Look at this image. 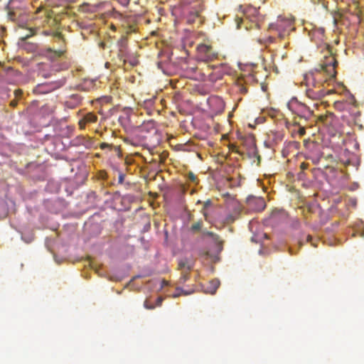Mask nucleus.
I'll return each instance as SVG.
<instances>
[{
    "instance_id": "1",
    "label": "nucleus",
    "mask_w": 364,
    "mask_h": 364,
    "mask_svg": "<svg viewBox=\"0 0 364 364\" xmlns=\"http://www.w3.org/2000/svg\"><path fill=\"white\" fill-rule=\"evenodd\" d=\"M322 74L320 71L315 73H309L304 76V80L306 86V95L313 100H318L324 97L327 92L323 88Z\"/></svg>"
},
{
    "instance_id": "2",
    "label": "nucleus",
    "mask_w": 364,
    "mask_h": 364,
    "mask_svg": "<svg viewBox=\"0 0 364 364\" xmlns=\"http://www.w3.org/2000/svg\"><path fill=\"white\" fill-rule=\"evenodd\" d=\"M269 29L274 31L280 39H284L294 30V20L290 18H279L275 23L269 25Z\"/></svg>"
},
{
    "instance_id": "3",
    "label": "nucleus",
    "mask_w": 364,
    "mask_h": 364,
    "mask_svg": "<svg viewBox=\"0 0 364 364\" xmlns=\"http://www.w3.org/2000/svg\"><path fill=\"white\" fill-rule=\"evenodd\" d=\"M218 53L212 46L206 43H200L196 47V57L198 60L210 62L217 59Z\"/></svg>"
},
{
    "instance_id": "4",
    "label": "nucleus",
    "mask_w": 364,
    "mask_h": 364,
    "mask_svg": "<svg viewBox=\"0 0 364 364\" xmlns=\"http://www.w3.org/2000/svg\"><path fill=\"white\" fill-rule=\"evenodd\" d=\"M287 105L292 112L301 118L307 119L313 114V112L309 109V107L296 99H292Z\"/></svg>"
},
{
    "instance_id": "5",
    "label": "nucleus",
    "mask_w": 364,
    "mask_h": 364,
    "mask_svg": "<svg viewBox=\"0 0 364 364\" xmlns=\"http://www.w3.org/2000/svg\"><path fill=\"white\" fill-rule=\"evenodd\" d=\"M208 103L213 114H220L225 109V102L218 96H211L208 100Z\"/></svg>"
},
{
    "instance_id": "6",
    "label": "nucleus",
    "mask_w": 364,
    "mask_h": 364,
    "mask_svg": "<svg viewBox=\"0 0 364 364\" xmlns=\"http://www.w3.org/2000/svg\"><path fill=\"white\" fill-rule=\"evenodd\" d=\"M246 202L248 208L252 211L260 212L266 207L264 199L262 197L250 196Z\"/></svg>"
},
{
    "instance_id": "7",
    "label": "nucleus",
    "mask_w": 364,
    "mask_h": 364,
    "mask_svg": "<svg viewBox=\"0 0 364 364\" xmlns=\"http://www.w3.org/2000/svg\"><path fill=\"white\" fill-rule=\"evenodd\" d=\"M338 63L333 56L328 58L326 62L321 65L322 70L326 73L330 78L336 77V67Z\"/></svg>"
},
{
    "instance_id": "8",
    "label": "nucleus",
    "mask_w": 364,
    "mask_h": 364,
    "mask_svg": "<svg viewBox=\"0 0 364 364\" xmlns=\"http://www.w3.org/2000/svg\"><path fill=\"white\" fill-rule=\"evenodd\" d=\"M28 32L29 33L28 34L20 38V41L18 44L20 45L21 47L28 50V52H33L36 49V45L34 43H28L26 41L28 38L34 35V32L31 29H30Z\"/></svg>"
},
{
    "instance_id": "9",
    "label": "nucleus",
    "mask_w": 364,
    "mask_h": 364,
    "mask_svg": "<svg viewBox=\"0 0 364 364\" xmlns=\"http://www.w3.org/2000/svg\"><path fill=\"white\" fill-rule=\"evenodd\" d=\"M127 43L128 39L126 36H122L117 41V46L119 48L118 55L121 59H123L124 61L126 60L128 54Z\"/></svg>"
},
{
    "instance_id": "10",
    "label": "nucleus",
    "mask_w": 364,
    "mask_h": 364,
    "mask_svg": "<svg viewBox=\"0 0 364 364\" xmlns=\"http://www.w3.org/2000/svg\"><path fill=\"white\" fill-rule=\"evenodd\" d=\"M63 50H53L50 48H46L43 50V54L50 60H55L64 54Z\"/></svg>"
},
{
    "instance_id": "11",
    "label": "nucleus",
    "mask_w": 364,
    "mask_h": 364,
    "mask_svg": "<svg viewBox=\"0 0 364 364\" xmlns=\"http://www.w3.org/2000/svg\"><path fill=\"white\" fill-rule=\"evenodd\" d=\"M193 262L191 259H190L187 257H184V258H181L178 260V268L181 272H183V271L190 272L193 269Z\"/></svg>"
},
{
    "instance_id": "12",
    "label": "nucleus",
    "mask_w": 364,
    "mask_h": 364,
    "mask_svg": "<svg viewBox=\"0 0 364 364\" xmlns=\"http://www.w3.org/2000/svg\"><path fill=\"white\" fill-rule=\"evenodd\" d=\"M97 117L92 112L87 113L82 119L79 121V126L80 129H84L86 124L95 122Z\"/></svg>"
},
{
    "instance_id": "13",
    "label": "nucleus",
    "mask_w": 364,
    "mask_h": 364,
    "mask_svg": "<svg viewBox=\"0 0 364 364\" xmlns=\"http://www.w3.org/2000/svg\"><path fill=\"white\" fill-rule=\"evenodd\" d=\"M220 286V281L217 279H213L210 281L209 285L208 287L207 291L211 294H213L216 292V290Z\"/></svg>"
},
{
    "instance_id": "14",
    "label": "nucleus",
    "mask_w": 364,
    "mask_h": 364,
    "mask_svg": "<svg viewBox=\"0 0 364 364\" xmlns=\"http://www.w3.org/2000/svg\"><path fill=\"white\" fill-rule=\"evenodd\" d=\"M276 39L273 36H268L265 38H259L257 39V42L262 46H264L267 48L270 44L274 43Z\"/></svg>"
},
{
    "instance_id": "15",
    "label": "nucleus",
    "mask_w": 364,
    "mask_h": 364,
    "mask_svg": "<svg viewBox=\"0 0 364 364\" xmlns=\"http://www.w3.org/2000/svg\"><path fill=\"white\" fill-rule=\"evenodd\" d=\"M333 117V114L330 113L326 115H321L319 117V120L322 122H323L325 124L328 125L331 123V120Z\"/></svg>"
},
{
    "instance_id": "16",
    "label": "nucleus",
    "mask_w": 364,
    "mask_h": 364,
    "mask_svg": "<svg viewBox=\"0 0 364 364\" xmlns=\"http://www.w3.org/2000/svg\"><path fill=\"white\" fill-rule=\"evenodd\" d=\"M36 89L38 92L41 93H47L52 91L54 89V87H51L50 85H38Z\"/></svg>"
},
{
    "instance_id": "17",
    "label": "nucleus",
    "mask_w": 364,
    "mask_h": 364,
    "mask_svg": "<svg viewBox=\"0 0 364 364\" xmlns=\"http://www.w3.org/2000/svg\"><path fill=\"white\" fill-rule=\"evenodd\" d=\"M312 37H318V38L320 41H323V36H324V29L323 28H318L312 32Z\"/></svg>"
},
{
    "instance_id": "18",
    "label": "nucleus",
    "mask_w": 364,
    "mask_h": 364,
    "mask_svg": "<svg viewBox=\"0 0 364 364\" xmlns=\"http://www.w3.org/2000/svg\"><path fill=\"white\" fill-rule=\"evenodd\" d=\"M189 278V272L183 271L181 272V276L179 279L181 284L185 283Z\"/></svg>"
},
{
    "instance_id": "19",
    "label": "nucleus",
    "mask_w": 364,
    "mask_h": 364,
    "mask_svg": "<svg viewBox=\"0 0 364 364\" xmlns=\"http://www.w3.org/2000/svg\"><path fill=\"white\" fill-rule=\"evenodd\" d=\"M201 227H202V222L201 221H198V222L193 224L191 225V229L193 232H197V231L200 230Z\"/></svg>"
},
{
    "instance_id": "20",
    "label": "nucleus",
    "mask_w": 364,
    "mask_h": 364,
    "mask_svg": "<svg viewBox=\"0 0 364 364\" xmlns=\"http://www.w3.org/2000/svg\"><path fill=\"white\" fill-rule=\"evenodd\" d=\"M188 294L189 293L185 291L184 290H183L181 288H176V292L173 295V297L176 298V297L181 296V294L188 295Z\"/></svg>"
},
{
    "instance_id": "21",
    "label": "nucleus",
    "mask_w": 364,
    "mask_h": 364,
    "mask_svg": "<svg viewBox=\"0 0 364 364\" xmlns=\"http://www.w3.org/2000/svg\"><path fill=\"white\" fill-rule=\"evenodd\" d=\"M144 306L146 309L152 310L155 308V305L151 304L148 299H146L144 302Z\"/></svg>"
},
{
    "instance_id": "22",
    "label": "nucleus",
    "mask_w": 364,
    "mask_h": 364,
    "mask_svg": "<svg viewBox=\"0 0 364 364\" xmlns=\"http://www.w3.org/2000/svg\"><path fill=\"white\" fill-rule=\"evenodd\" d=\"M207 75L208 76V77L210 80H216L219 78H221V77H222L221 73H218V74H217L216 76H215V75L213 73H210L208 74Z\"/></svg>"
},
{
    "instance_id": "23",
    "label": "nucleus",
    "mask_w": 364,
    "mask_h": 364,
    "mask_svg": "<svg viewBox=\"0 0 364 364\" xmlns=\"http://www.w3.org/2000/svg\"><path fill=\"white\" fill-rule=\"evenodd\" d=\"M188 178L191 182H193V183H196V180H197L196 175L192 172H189L188 173Z\"/></svg>"
},
{
    "instance_id": "24",
    "label": "nucleus",
    "mask_w": 364,
    "mask_h": 364,
    "mask_svg": "<svg viewBox=\"0 0 364 364\" xmlns=\"http://www.w3.org/2000/svg\"><path fill=\"white\" fill-rule=\"evenodd\" d=\"M124 177H125V175L123 173L120 172L119 173L118 183L120 184L123 183L124 181Z\"/></svg>"
},
{
    "instance_id": "25",
    "label": "nucleus",
    "mask_w": 364,
    "mask_h": 364,
    "mask_svg": "<svg viewBox=\"0 0 364 364\" xmlns=\"http://www.w3.org/2000/svg\"><path fill=\"white\" fill-rule=\"evenodd\" d=\"M117 2H119L121 5L123 6H127L129 4L130 0H116Z\"/></svg>"
},
{
    "instance_id": "26",
    "label": "nucleus",
    "mask_w": 364,
    "mask_h": 364,
    "mask_svg": "<svg viewBox=\"0 0 364 364\" xmlns=\"http://www.w3.org/2000/svg\"><path fill=\"white\" fill-rule=\"evenodd\" d=\"M164 301V299L162 296H159L157 299H156V305L155 306H160L162 304Z\"/></svg>"
},
{
    "instance_id": "27",
    "label": "nucleus",
    "mask_w": 364,
    "mask_h": 364,
    "mask_svg": "<svg viewBox=\"0 0 364 364\" xmlns=\"http://www.w3.org/2000/svg\"><path fill=\"white\" fill-rule=\"evenodd\" d=\"M205 234L210 237H212L215 240H218V235L214 234L213 232H207Z\"/></svg>"
},
{
    "instance_id": "28",
    "label": "nucleus",
    "mask_w": 364,
    "mask_h": 364,
    "mask_svg": "<svg viewBox=\"0 0 364 364\" xmlns=\"http://www.w3.org/2000/svg\"><path fill=\"white\" fill-rule=\"evenodd\" d=\"M143 126H144V127H145V126H148V127H151V128H154V122H151V121H150V122H147V123H146V124H143Z\"/></svg>"
},
{
    "instance_id": "29",
    "label": "nucleus",
    "mask_w": 364,
    "mask_h": 364,
    "mask_svg": "<svg viewBox=\"0 0 364 364\" xmlns=\"http://www.w3.org/2000/svg\"><path fill=\"white\" fill-rule=\"evenodd\" d=\"M299 133L300 135H304L305 133H306L305 129L304 127H301L299 129Z\"/></svg>"
},
{
    "instance_id": "30",
    "label": "nucleus",
    "mask_w": 364,
    "mask_h": 364,
    "mask_svg": "<svg viewBox=\"0 0 364 364\" xmlns=\"http://www.w3.org/2000/svg\"><path fill=\"white\" fill-rule=\"evenodd\" d=\"M168 282H167V281H166V280L163 279V280L161 281V288H163V287H165V286H167V285H168Z\"/></svg>"
},
{
    "instance_id": "31",
    "label": "nucleus",
    "mask_w": 364,
    "mask_h": 364,
    "mask_svg": "<svg viewBox=\"0 0 364 364\" xmlns=\"http://www.w3.org/2000/svg\"><path fill=\"white\" fill-rule=\"evenodd\" d=\"M71 99L77 101V103H79V97L77 95H73Z\"/></svg>"
},
{
    "instance_id": "32",
    "label": "nucleus",
    "mask_w": 364,
    "mask_h": 364,
    "mask_svg": "<svg viewBox=\"0 0 364 364\" xmlns=\"http://www.w3.org/2000/svg\"><path fill=\"white\" fill-rule=\"evenodd\" d=\"M222 65L220 64V66L219 65H212L211 66V69L213 70H218L220 68V67Z\"/></svg>"
},
{
    "instance_id": "33",
    "label": "nucleus",
    "mask_w": 364,
    "mask_h": 364,
    "mask_svg": "<svg viewBox=\"0 0 364 364\" xmlns=\"http://www.w3.org/2000/svg\"><path fill=\"white\" fill-rule=\"evenodd\" d=\"M70 104H71V102H70V101H68V102H66V105H67V106H68V107L73 108V107H75V105H71Z\"/></svg>"
},
{
    "instance_id": "34",
    "label": "nucleus",
    "mask_w": 364,
    "mask_h": 364,
    "mask_svg": "<svg viewBox=\"0 0 364 364\" xmlns=\"http://www.w3.org/2000/svg\"><path fill=\"white\" fill-rule=\"evenodd\" d=\"M240 91L242 93H246L247 92V89L245 87H242Z\"/></svg>"
},
{
    "instance_id": "35",
    "label": "nucleus",
    "mask_w": 364,
    "mask_h": 364,
    "mask_svg": "<svg viewBox=\"0 0 364 364\" xmlns=\"http://www.w3.org/2000/svg\"><path fill=\"white\" fill-rule=\"evenodd\" d=\"M106 146H108V144H107L102 143V144H101V148H102V149H104V148H105V147H106Z\"/></svg>"
},
{
    "instance_id": "36",
    "label": "nucleus",
    "mask_w": 364,
    "mask_h": 364,
    "mask_svg": "<svg viewBox=\"0 0 364 364\" xmlns=\"http://www.w3.org/2000/svg\"><path fill=\"white\" fill-rule=\"evenodd\" d=\"M18 93H20V94H21V90H16V91H15V94H16V95H18Z\"/></svg>"
},
{
    "instance_id": "37",
    "label": "nucleus",
    "mask_w": 364,
    "mask_h": 364,
    "mask_svg": "<svg viewBox=\"0 0 364 364\" xmlns=\"http://www.w3.org/2000/svg\"><path fill=\"white\" fill-rule=\"evenodd\" d=\"M250 139L251 142L254 144V138L252 136H250Z\"/></svg>"
},
{
    "instance_id": "38",
    "label": "nucleus",
    "mask_w": 364,
    "mask_h": 364,
    "mask_svg": "<svg viewBox=\"0 0 364 364\" xmlns=\"http://www.w3.org/2000/svg\"><path fill=\"white\" fill-rule=\"evenodd\" d=\"M87 6V4H83L81 5L82 9L84 10L83 7Z\"/></svg>"
},
{
    "instance_id": "39",
    "label": "nucleus",
    "mask_w": 364,
    "mask_h": 364,
    "mask_svg": "<svg viewBox=\"0 0 364 364\" xmlns=\"http://www.w3.org/2000/svg\"><path fill=\"white\" fill-rule=\"evenodd\" d=\"M16 105V102H11V105H12V106H14V105Z\"/></svg>"
},
{
    "instance_id": "40",
    "label": "nucleus",
    "mask_w": 364,
    "mask_h": 364,
    "mask_svg": "<svg viewBox=\"0 0 364 364\" xmlns=\"http://www.w3.org/2000/svg\"><path fill=\"white\" fill-rule=\"evenodd\" d=\"M307 240H311V237L310 235H308V236H307Z\"/></svg>"
},
{
    "instance_id": "41",
    "label": "nucleus",
    "mask_w": 364,
    "mask_h": 364,
    "mask_svg": "<svg viewBox=\"0 0 364 364\" xmlns=\"http://www.w3.org/2000/svg\"><path fill=\"white\" fill-rule=\"evenodd\" d=\"M301 166L302 168H305L304 164H301Z\"/></svg>"
},
{
    "instance_id": "42",
    "label": "nucleus",
    "mask_w": 364,
    "mask_h": 364,
    "mask_svg": "<svg viewBox=\"0 0 364 364\" xmlns=\"http://www.w3.org/2000/svg\"><path fill=\"white\" fill-rule=\"evenodd\" d=\"M114 11V12H115V14H117V15H119V14L117 11Z\"/></svg>"
}]
</instances>
